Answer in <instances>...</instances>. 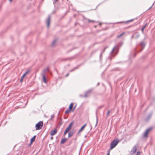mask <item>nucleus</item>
<instances>
[{
	"mask_svg": "<svg viewBox=\"0 0 155 155\" xmlns=\"http://www.w3.org/2000/svg\"><path fill=\"white\" fill-rule=\"evenodd\" d=\"M30 71V70H28L25 73L26 75L29 73Z\"/></svg>",
	"mask_w": 155,
	"mask_h": 155,
	"instance_id": "5701e85b",
	"label": "nucleus"
},
{
	"mask_svg": "<svg viewBox=\"0 0 155 155\" xmlns=\"http://www.w3.org/2000/svg\"><path fill=\"white\" fill-rule=\"evenodd\" d=\"M107 155H110V151H109L108 153L107 154Z\"/></svg>",
	"mask_w": 155,
	"mask_h": 155,
	"instance_id": "c756f323",
	"label": "nucleus"
},
{
	"mask_svg": "<svg viewBox=\"0 0 155 155\" xmlns=\"http://www.w3.org/2000/svg\"><path fill=\"white\" fill-rule=\"evenodd\" d=\"M119 142L116 140H114L110 143V149L112 150L113 148L115 147L117 144Z\"/></svg>",
	"mask_w": 155,
	"mask_h": 155,
	"instance_id": "f257e3e1",
	"label": "nucleus"
},
{
	"mask_svg": "<svg viewBox=\"0 0 155 155\" xmlns=\"http://www.w3.org/2000/svg\"><path fill=\"white\" fill-rule=\"evenodd\" d=\"M51 19V17L50 16H49L48 17V18L47 19V25L48 27H49L50 23V21Z\"/></svg>",
	"mask_w": 155,
	"mask_h": 155,
	"instance_id": "6e6552de",
	"label": "nucleus"
},
{
	"mask_svg": "<svg viewBox=\"0 0 155 155\" xmlns=\"http://www.w3.org/2000/svg\"><path fill=\"white\" fill-rule=\"evenodd\" d=\"M43 81L45 83H47L46 78L45 75L44 74L43 76Z\"/></svg>",
	"mask_w": 155,
	"mask_h": 155,
	"instance_id": "9b49d317",
	"label": "nucleus"
},
{
	"mask_svg": "<svg viewBox=\"0 0 155 155\" xmlns=\"http://www.w3.org/2000/svg\"><path fill=\"white\" fill-rule=\"evenodd\" d=\"M68 132L67 131L65 130V131H64V135L65 136L66 134Z\"/></svg>",
	"mask_w": 155,
	"mask_h": 155,
	"instance_id": "393cba45",
	"label": "nucleus"
},
{
	"mask_svg": "<svg viewBox=\"0 0 155 155\" xmlns=\"http://www.w3.org/2000/svg\"><path fill=\"white\" fill-rule=\"evenodd\" d=\"M26 75V74L24 73V74L22 75L23 77H24Z\"/></svg>",
	"mask_w": 155,
	"mask_h": 155,
	"instance_id": "c85d7f7f",
	"label": "nucleus"
},
{
	"mask_svg": "<svg viewBox=\"0 0 155 155\" xmlns=\"http://www.w3.org/2000/svg\"><path fill=\"white\" fill-rule=\"evenodd\" d=\"M54 117V115L53 114V115H52L51 116V118H50V120H52L53 118Z\"/></svg>",
	"mask_w": 155,
	"mask_h": 155,
	"instance_id": "412c9836",
	"label": "nucleus"
},
{
	"mask_svg": "<svg viewBox=\"0 0 155 155\" xmlns=\"http://www.w3.org/2000/svg\"><path fill=\"white\" fill-rule=\"evenodd\" d=\"M12 0H9V1L10 2H12Z\"/></svg>",
	"mask_w": 155,
	"mask_h": 155,
	"instance_id": "c9c22d12",
	"label": "nucleus"
},
{
	"mask_svg": "<svg viewBox=\"0 0 155 155\" xmlns=\"http://www.w3.org/2000/svg\"><path fill=\"white\" fill-rule=\"evenodd\" d=\"M118 46H115L114 48L110 53L111 55L114 56L117 54L118 51Z\"/></svg>",
	"mask_w": 155,
	"mask_h": 155,
	"instance_id": "7ed1b4c3",
	"label": "nucleus"
},
{
	"mask_svg": "<svg viewBox=\"0 0 155 155\" xmlns=\"http://www.w3.org/2000/svg\"><path fill=\"white\" fill-rule=\"evenodd\" d=\"M97 122H98V120H97V123H96V124H97Z\"/></svg>",
	"mask_w": 155,
	"mask_h": 155,
	"instance_id": "2f4dec72",
	"label": "nucleus"
},
{
	"mask_svg": "<svg viewBox=\"0 0 155 155\" xmlns=\"http://www.w3.org/2000/svg\"><path fill=\"white\" fill-rule=\"evenodd\" d=\"M56 1H57L58 0H55Z\"/></svg>",
	"mask_w": 155,
	"mask_h": 155,
	"instance_id": "ea45409f",
	"label": "nucleus"
},
{
	"mask_svg": "<svg viewBox=\"0 0 155 155\" xmlns=\"http://www.w3.org/2000/svg\"><path fill=\"white\" fill-rule=\"evenodd\" d=\"M146 25H147V24H146L145 25H144L142 27V29H141V30H142V32H143V30L144 29V28H145L146 27Z\"/></svg>",
	"mask_w": 155,
	"mask_h": 155,
	"instance_id": "a211bd4d",
	"label": "nucleus"
},
{
	"mask_svg": "<svg viewBox=\"0 0 155 155\" xmlns=\"http://www.w3.org/2000/svg\"><path fill=\"white\" fill-rule=\"evenodd\" d=\"M130 20L129 21H130L132 20Z\"/></svg>",
	"mask_w": 155,
	"mask_h": 155,
	"instance_id": "f704fd0d",
	"label": "nucleus"
},
{
	"mask_svg": "<svg viewBox=\"0 0 155 155\" xmlns=\"http://www.w3.org/2000/svg\"><path fill=\"white\" fill-rule=\"evenodd\" d=\"M68 140V139L67 138H63L62 139L61 141V143L63 144L65 143Z\"/></svg>",
	"mask_w": 155,
	"mask_h": 155,
	"instance_id": "1a4fd4ad",
	"label": "nucleus"
},
{
	"mask_svg": "<svg viewBox=\"0 0 155 155\" xmlns=\"http://www.w3.org/2000/svg\"><path fill=\"white\" fill-rule=\"evenodd\" d=\"M73 124V122H72L69 125L68 127H67L66 129V130L68 132L71 128Z\"/></svg>",
	"mask_w": 155,
	"mask_h": 155,
	"instance_id": "39448f33",
	"label": "nucleus"
},
{
	"mask_svg": "<svg viewBox=\"0 0 155 155\" xmlns=\"http://www.w3.org/2000/svg\"><path fill=\"white\" fill-rule=\"evenodd\" d=\"M73 105V103H71L69 106V109H70V110H71L72 109Z\"/></svg>",
	"mask_w": 155,
	"mask_h": 155,
	"instance_id": "f8f14e48",
	"label": "nucleus"
},
{
	"mask_svg": "<svg viewBox=\"0 0 155 155\" xmlns=\"http://www.w3.org/2000/svg\"><path fill=\"white\" fill-rule=\"evenodd\" d=\"M140 152L139 151H137V153L136 154H135V155H140Z\"/></svg>",
	"mask_w": 155,
	"mask_h": 155,
	"instance_id": "b1692460",
	"label": "nucleus"
},
{
	"mask_svg": "<svg viewBox=\"0 0 155 155\" xmlns=\"http://www.w3.org/2000/svg\"><path fill=\"white\" fill-rule=\"evenodd\" d=\"M49 68H46L44 70V72H46V71H49Z\"/></svg>",
	"mask_w": 155,
	"mask_h": 155,
	"instance_id": "aec40b11",
	"label": "nucleus"
},
{
	"mask_svg": "<svg viewBox=\"0 0 155 155\" xmlns=\"http://www.w3.org/2000/svg\"><path fill=\"white\" fill-rule=\"evenodd\" d=\"M75 107H74V108L72 110V111H74V110L75 109Z\"/></svg>",
	"mask_w": 155,
	"mask_h": 155,
	"instance_id": "72a5a7b5",
	"label": "nucleus"
},
{
	"mask_svg": "<svg viewBox=\"0 0 155 155\" xmlns=\"http://www.w3.org/2000/svg\"><path fill=\"white\" fill-rule=\"evenodd\" d=\"M101 23H100L99 24V25H101Z\"/></svg>",
	"mask_w": 155,
	"mask_h": 155,
	"instance_id": "e433bc0d",
	"label": "nucleus"
},
{
	"mask_svg": "<svg viewBox=\"0 0 155 155\" xmlns=\"http://www.w3.org/2000/svg\"><path fill=\"white\" fill-rule=\"evenodd\" d=\"M137 147L136 146H135L133 147L131 152L132 154H134L136 151Z\"/></svg>",
	"mask_w": 155,
	"mask_h": 155,
	"instance_id": "423d86ee",
	"label": "nucleus"
},
{
	"mask_svg": "<svg viewBox=\"0 0 155 155\" xmlns=\"http://www.w3.org/2000/svg\"><path fill=\"white\" fill-rule=\"evenodd\" d=\"M90 92L89 91H88L86 92L84 96L85 97H86L87 96V94Z\"/></svg>",
	"mask_w": 155,
	"mask_h": 155,
	"instance_id": "4be33fe9",
	"label": "nucleus"
},
{
	"mask_svg": "<svg viewBox=\"0 0 155 155\" xmlns=\"http://www.w3.org/2000/svg\"><path fill=\"white\" fill-rule=\"evenodd\" d=\"M56 41H57V40H56V39H55L52 42V44H51V45L52 46H54V45L55 44L56 42Z\"/></svg>",
	"mask_w": 155,
	"mask_h": 155,
	"instance_id": "dca6fc26",
	"label": "nucleus"
},
{
	"mask_svg": "<svg viewBox=\"0 0 155 155\" xmlns=\"http://www.w3.org/2000/svg\"><path fill=\"white\" fill-rule=\"evenodd\" d=\"M57 130L55 129L54 130H52L51 131V136H53L55 135L57 132Z\"/></svg>",
	"mask_w": 155,
	"mask_h": 155,
	"instance_id": "0eeeda50",
	"label": "nucleus"
},
{
	"mask_svg": "<svg viewBox=\"0 0 155 155\" xmlns=\"http://www.w3.org/2000/svg\"><path fill=\"white\" fill-rule=\"evenodd\" d=\"M140 45H141V46L143 47V48L142 49H143V48H144V46H145V43L143 42H142L140 44Z\"/></svg>",
	"mask_w": 155,
	"mask_h": 155,
	"instance_id": "4468645a",
	"label": "nucleus"
},
{
	"mask_svg": "<svg viewBox=\"0 0 155 155\" xmlns=\"http://www.w3.org/2000/svg\"><path fill=\"white\" fill-rule=\"evenodd\" d=\"M99 84V83H98V85Z\"/></svg>",
	"mask_w": 155,
	"mask_h": 155,
	"instance_id": "58836bf2",
	"label": "nucleus"
},
{
	"mask_svg": "<svg viewBox=\"0 0 155 155\" xmlns=\"http://www.w3.org/2000/svg\"><path fill=\"white\" fill-rule=\"evenodd\" d=\"M73 71V70H71L70 71Z\"/></svg>",
	"mask_w": 155,
	"mask_h": 155,
	"instance_id": "4c0bfd02",
	"label": "nucleus"
},
{
	"mask_svg": "<svg viewBox=\"0 0 155 155\" xmlns=\"http://www.w3.org/2000/svg\"><path fill=\"white\" fill-rule=\"evenodd\" d=\"M152 129V127H150L143 134V137H147L148 136V134L149 131Z\"/></svg>",
	"mask_w": 155,
	"mask_h": 155,
	"instance_id": "20e7f679",
	"label": "nucleus"
},
{
	"mask_svg": "<svg viewBox=\"0 0 155 155\" xmlns=\"http://www.w3.org/2000/svg\"><path fill=\"white\" fill-rule=\"evenodd\" d=\"M43 124L42 121H40L35 125V128L36 130H39L41 129Z\"/></svg>",
	"mask_w": 155,
	"mask_h": 155,
	"instance_id": "f03ea898",
	"label": "nucleus"
},
{
	"mask_svg": "<svg viewBox=\"0 0 155 155\" xmlns=\"http://www.w3.org/2000/svg\"><path fill=\"white\" fill-rule=\"evenodd\" d=\"M36 137V136H34L31 139V143H32L33 142L35 139V138Z\"/></svg>",
	"mask_w": 155,
	"mask_h": 155,
	"instance_id": "2eb2a0df",
	"label": "nucleus"
},
{
	"mask_svg": "<svg viewBox=\"0 0 155 155\" xmlns=\"http://www.w3.org/2000/svg\"><path fill=\"white\" fill-rule=\"evenodd\" d=\"M86 125V124H85L78 131V133H79L81 132L83 129L85 127Z\"/></svg>",
	"mask_w": 155,
	"mask_h": 155,
	"instance_id": "9d476101",
	"label": "nucleus"
},
{
	"mask_svg": "<svg viewBox=\"0 0 155 155\" xmlns=\"http://www.w3.org/2000/svg\"><path fill=\"white\" fill-rule=\"evenodd\" d=\"M68 75H69V74H67L66 75V77L68 76Z\"/></svg>",
	"mask_w": 155,
	"mask_h": 155,
	"instance_id": "473e14b6",
	"label": "nucleus"
},
{
	"mask_svg": "<svg viewBox=\"0 0 155 155\" xmlns=\"http://www.w3.org/2000/svg\"><path fill=\"white\" fill-rule=\"evenodd\" d=\"M73 133L72 132L70 131L68 133V137H71L73 135Z\"/></svg>",
	"mask_w": 155,
	"mask_h": 155,
	"instance_id": "ddd939ff",
	"label": "nucleus"
},
{
	"mask_svg": "<svg viewBox=\"0 0 155 155\" xmlns=\"http://www.w3.org/2000/svg\"><path fill=\"white\" fill-rule=\"evenodd\" d=\"M152 114H150L149 115V116L150 117L152 115Z\"/></svg>",
	"mask_w": 155,
	"mask_h": 155,
	"instance_id": "7c9ffc66",
	"label": "nucleus"
},
{
	"mask_svg": "<svg viewBox=\"0 0 155 155\" xmlns=\"http://www.w3.org/2000/svg\"><path fill=\"white\" fill-rule=\"evenodd\" d=\"M71 111V110H70V109H69L68 110H66L65 111V113L66 114H67V113H69V112H70Z\"/></svg>",
	"mask_w": 155,
	"mask_h": 155,
	"instance_id": "f3484780",
	"label": "nucleus"
},
{
	"mask_svg": "<svg viewBox=\"0 0 155 155\" xmlns=\"http://www.w3.org/2000/svg\"><path fill=\"white\" fill-rule=\"evenodd\" d=\"M88 22H94V21H93V20H88Z\"/></svg>",
	"mask_w": 155,
	"mask_h": 155,
	"instance_id": "a878e982",
	"label": "nucleus"
},
{
	"mask_svg": "<svg viewBox=\"0 0 155 155\" xmlns=\"http://www.w3.org/2000/svg\"><path fill=\"white\" fill-rule=\"evenodd\" d=\"M24 77H23V76H22V77L21 78L20 81H22Z\"/></svg>",
	"mask_w": 155,
	"mask_h": 155,
	"instance_id": "bb28decb",
	"label": "nucleus"
},
{
	"mask_svg": "<svg viewBox=\"0 0 155 155\" xmlns=\"http://www.w3.org/2000/svg\"><path fill=\"white\" fill-rule=\"evenodd\" d=\"M110 111L109 110H108L107 114V116L110 113Z\"/></svg>",
	"mask_w": 155,
	"mask_h": 155,
	"instance_id": "cd10ccee",
	"label": "nucleus"
},
{
	"mask_svg": "<svg viewBox=\"0 0 155 155\" xmlns=\"http://www.w3.org/2000/svg\"><path fill=\"white\" fill-rule=\"evenodd\" d=\"M124 34V33H121V34H120V35H118L117 36V37L118 38H119L120 37L122 36Z\"/></svg>",
	"mask_w": 155,
	"mask_h": 155,
	"instance_id": "6ab92c4d",
	"label": "nucleus"
}]
</instances>
